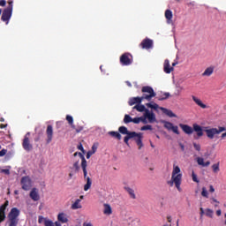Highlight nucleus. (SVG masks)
<instances>
[{
	"label": "nucleus",
	"instance_id": "nucleus-42",
	"mask_svg": "<svg viewBox=\"0 0 226 226\" xmlns=\"http://www.w3.org/2000/svg\"><path fill=\"white\" fill-rule=\"evenodd\" d=\"M192 181L194 183H200V180L199 178L197 177V174H195V171H192Z\"/></svg>",
	"mask_w": 226,
	"mask_h": 226
},
{
	"label": "nucleus",
	"instance_id": "nucleus-31",
	"mask_svg": "<svg viewBox=\"0 0 226 226\" xmlns=\"http://www.w3.org/2000/svg\"><path fill=\"white\" fill-rule=\"evenodd\" d=\"M168 98H170V93L166 92L159 95L157 100H159V102H163V100H168Z\"/></svg>",
	"mask_w": 226,
	"mask_h": 226
},
{
	"label": "nucleus",
	"instance_id": "nucleus-18",
	"mask_svg": "<svg viewBox=\"0 0 226 226\" xmlns=\"http://www.w3.org/2000/svg\"><path fill=\"white\" fill-rule=\"evenodd\" d=\"M145 116L147 119H148V123H155L156 116L154 115V113H153V111H149V109L147 110Z\"/></svg>",
	"mask_w": 226,
	"mask_h": 226
},
{
	"label": "nucleus",
	"instance_id": "nucleus-54",
	"mask_svg": "<svg viewBox=\"0 0 226 226\" xmlns=\"http://www.w3.org/2000/svg\"><path fill=\"white\" fill-rule=\"evenodd\" d=\"M216 215L217 216H222V210H216Z\"/></svg>",
	"mask_w": 226,
	"mask_h": 226
},
{
	"label": "nucleus",
	"instance_id": "nucleus-61",
	"mask_svg": "<svg viewBox=\"0 0 226 226\" xmlns=\"http://www.w3.org/2000/svg\"><path fill=\"white\" fill-rule=\"evenodd\" d=\"M55 225H56V226H62V225H61V222H55Z\"/></svg>",
	"mask_w": 226,
	"mask_h": 226
},
{
	"label": "nucleus",
	"instance_id": "nucleus-27",
	"mask_svg": "<svg viewBox=\"0 0 226 226\" xmlns=\"http://www.w3.org/2000/svg\"><path fill=\"white\" fill-rule=\"evenodd\" d=\"M133 110H137L138 112H145L147 110H148L146 106H144L143 104H136L133 108Z\"/></svg>",
	"mask_w": 226,
	"mask_h": 226
},
{
	"label": "nucleus",
	"instance_id": "nucleus-14",
	"mask_svg": "<svg viewBox=\"0 0 226 226\" xmlns=\"http://www.w3.org/2000/svg\"><path fill=\"white\" fill-rule=\"evenodd\" d=\"M141 49H145L146 50H149V49H153V40L149 38H145L139 44Z\"/></svg>",
	"mask_w": 226,
	"mask_h": 226
},
{
	"label": "nucleus",
	"instance_id": "nucleus-22",
	"mask_svg": "<svg viewBox=\"0 0 226 226\" xmlns=\"http://www.w3.org/2000/svg\"><path fill=\"white\" fill-rule=\"evenodd\" d=\"M196 162L198 165H200L201 167H209V165H211V162L209 161L204 162V158L202 157H197Z\"/></svg>",
	"mask_w": 226,
	"mask_h": 226
},
{
	"label": "nucleus",
	"instance_id": "nucleus-32",
	"mask_svg": "<svg viewBox=\"0 0 226 226\" xmlns=\"http://www.w3.org/2000/svg\"><path fill=\"white\" fill-rule=\"evenodd\" d=\"M71 209H82V205H80L79 199L75 200V202L72 205Z\"/></svg>",
	"mask_w": 226,
	"mask_h": 226
},
{
	"label": "nucleus",
	"instance_id": "nucleus-62",
	"mask_svg": "<svg viewBox=\"0 0 226 226\" xmlns=\"http://www.w3.org/2000/svg\"><path fill=\"white\" fill-rule=\"evenodd\" d=\"M43 220L42 216H39V223H41V221Z\"/></svg>",
	"mask_w": 226,
	"mask_h": 226
},
{
	"label": "nucleus",
	"instance_id": "nucleus-21",
	"mask_svg": "<svg viewBox=\"0 0 226 226\" xmlns=\"http://www.w3.org/2000/svg\"><path fill=\"white\" fill-rule=\"evenodd\" d=\"M163 70L165 73H170L174 72V67H170V62H169V60L164 61Z\"/></svg>",
	"mask_w": 226,
	"mask_h": 226
},
{
	"label": "nucleus",
	"instance_id": "nucleus-41",
	"mask_svg": "<svg viewBox=\"0 0 226 226\" xmlns=\"http://www.w3.org/2000/svg\"><path fill=\"white\" fill-rule=\"evenodd\" d=\"M140 130H141V132H146L147 130H153V126L147 124V125L142 126Z\"/></svg>",
	"mask_w": 226,
	"mask_h": 226
},
{
	"label": "nucleus",
	"instance_id": "nucleus-45",
	"mask_svg": "<svg viewBox=\"0 0 226 226\" xmlns=\"http://www.w3.org/2000/svg\"><path fill=\"white\" fill-rule=\"evenodd\" d=\"M132 123H134V124H139V123H140V117L132 118Z\"/></svg>",
	"mask_w": 226,
	"mask_h": 226
},
{
	"label": "nucleus",
	"instance_id": "nucleus-59",
	"mask_svg": "<svg viewBox=\"0 0 226 226\" xmlns=\"http://www.w3.org/2000/svg\"><path fill=\"white\" fill-rule=\"evenodd\" d=\"M167 220H168L169 223H170L172 222V217L171 216H168Z\"/></svg>",
	"mask_w": 226,
	"mask_h": 226
},
{
	"label": "nucleus",
	"instance_id": "nucleus-9",
	"mask_svg": "<svg viewBox=\"0 0 226 226\" xmlns=\"http://www.w3.org/2000/svg\"><path fill=\"white\" fill-rule=\"evenodd\" d=\"M133 63V60L132 59V54L130 53H124L120 56V64L122 66H130Z\"/></svg>",
	"mask_w": 226,
	"mask_h": 226
},
{
	"label": "nucleus",
	"instance_id": "nucleus-44",
	"mask_svg": "<svg viewBox=\"0 0 226 226\" xmlns=\"http://www.w3.org/2000/svg\"><path fill=\"white\" fill-rule=\"evenodd\" d=\"M192 145H193V147L196 151H198V152L200 151V149H201L200 144H197V143L194 142V143H192Z\"/></svg>",
	"mask_w": 226,
	"mask_h": 226
},
{
	"label": "nucleus",
	"instance_id": "nucleus-46",
	"mask_svg": "<svg viewBox=\"0 0 226 226\" xmlns=\"http://www.w3.org/2000/svg\"><path fill=\"white\" fill-rule=\"evenodd\" d=\"M74 130H75L76 133H80V132H82V130H84V127H82V126L75 127Z\"/></svg>",
	"mask_w": 226,
	"mask_h": 226
},
{
	"label": "nucleus",
	"instance_id": "nucleus-20",
	"mask_svg": "<svg viewBox=\"0 0 226 226\" xmlns=\"http://www.w3.org/2000/svg\"><path fill=\"white\" fill-rule=\"evenodd\" d=\"M118 132H119V133H121L122 135H126V136H128V135H134V134H136V133H139V132L128 131V128H126V126H120V127L118 128Z\"/></svg>",
	"mask_w": 226,
	"mask_h": 226
},
{
	"label": "nucleus",
	"instance_id": "nucleus-52",
	"mask_svg": "<svg viewBox=\"0 0 226 226\" xmlns=\"http://www.w3.org/2000/svg\"><path fill=\"white\" fill-rule=\"evenodd\" d=\"M0 6H6V0H0Z\"/></svg>",
	"mask_w": 226,
	"mask_h": 226
},
{
	"label": "nucleus",
	"instance_id": "nucleus-4",
	"mask_svg": "<svg viewBox=\"0 0 226 226\" xmlns=\"http://www.w3.org/2000/svg\"><path fill=\"white\" fill-rule=\"evenodd\" d=\"M19 216H20V210L17 207H12L8 214V226L19 225Z\"/></svg>",
	"mask_w": 226,
	"mask_h": 226
},
{
	"label": "nucleus",
	"instance_id": "nucleus-29",
	"mask_svg": "<svg viewBox=\"0 0 226 226\" xmlns=\"http://www.w3.org/2000/svg\"><path fill=\"white\" fill-rule=\"evenodd\" d=\"M125 192L130 195L131 199H137V195H135V191L131 187H124Z\"/></svg>",
	"mask_w": 226,
	"mask_h": 226
},
{
	"label": "nucleus",
	"instance_id": "nucleus-10",
	"mask_svg": "<svg viewBox=\"0 0 226 226\" xmlns=\"http://www.w3.org/2000/svg\"><path fill=\"white\" fill-rule=\"evenodd\" d=\"M10 206V201L5 200L3 205L0 206V223H3L6 220V209Z\"/></svg>",
	"mask_w": 226,
	"mask_h": 226
},
{
	"label": "nucleus",
	"instance_id": "nucleus-36",
	"mask_svg": "<svg viewBox=\"0 0 226 226\" xmlns=\"http://www.w3.org/2000/svg\"><path fill=\"white\" fill-rule=\"evenodd\" d=\"M212 170H213L214 174H218V171L220 170V162L213 164Z\"/></svg>",
	"mask_w": 226,
	"mask_h": 226
},
{
	"label": "nucleus",
	"instance_id": "nucleus-38",
	"mask_svg": "<svg viewBox=\"0 0 226 226\" xmlns=\"http://www.w3.org/2000/svg\"><path fill=\"white\" fill-rule=\"evenodd\" d=\"M201 195L205 197V199H209V192H207L206 187H202Z\"/></svg>",
	"mask_w": 226,
	"mask_h": 226
},
{
	"label": "nucleus",
	"instance_id": "nucleus-60",
	"mask_svg": "<svg viewBox=\"0 0 226 226\" xmlns=\"http://www.w3.org/2000/svg\"><path fill=\"white\" fill-rule=\"evenodd\" d=\"M225 137H226V132H223V133L221 135V138H222V139H225Z\"/></svg>",
	"mask_w": 226,
	"mask_h": 226
},
{
	"label": "nucleus",
	"instance_id": "nucleus-8",
	"mask_svg": "<svg viewBox=\"0 0 226 226\" xmlns=\"http://www.w3.org/2000/svg\"><path fill=\"white\" fill-rule=\"evenodd\" d=\"M29 137H31V132H26L24 136L23 142H22V147L25 151L29 153L30 151H33V144H31V141L29 140Z\"/></svg>",
	"mask_w": 226,
	"mask_h": 226
},
{
	"label": "nucleus",
	"instance_id": "nucleus-43",
	"mask_svg": "<svg viewBox=\"0 0 226 226\" xmlns=\"http://www.w3.org/2000/svg\"><path fill=\"white\" fill-rule=\"evenodd\" d=\"M44 225L45 226H54V222L49 219H45Z\"/></svg>",
	"mask_w": 226,
	"mask_h": 226
},
{
	"label": "nucleus",
	"instance_id": "nucleus-56",
	"mask_svg": "<svg viewBox=\"0 0 226 226\" xmlns=\"http://www.w3.org/2000/svg\"><path fill=\"white\" fill-rule=\"evenodd\" d=\"M83 226H93V223H91V222H84Z\"/></svg>",
	"mask_w": 226,
	"mask_h": 226
},
{
	"label": "nucleus",
	"instance_id": "nucleus-63",
	"mask_svg": "<svg viewBox=\"0 0 226 226\" xmlns=\"http://www.w3.org/2000/svg\"><path fill=\"white\" fill-rule=\"evenodd\" d=\"M0 122H1V123H4V117H1V118H0Z\"/></svg>",
	"mask_w": 226,
	"mask_h": 226
},
{
	"label": "nucleus",
	"instance_id": "nucleus-51",
	"mask_svg": "<svg viewBox=\"0 0 226 226\" xmlns=\"http://www.w3.org/2000/svg\"><path fill=\"white\" fill-rule=\"evenodd\" d=\"M209 192L215 193V187L213 185H209Z\"/></svg>",
	"mask_w": 226,
	"mask_h": 226
},
{
	"label": "nucleus",
	"instance_id": "nucleus-6",
	"mask_svg": "<svg viewBox=\"0 0 226 226\" xmlns=\"http://www.w3.org/2000/svg\"><path fill=\"white\" fill-rule=\"evenodd\" d=\"M8 4V7L4 10L1 17L3 22H6V24H8L10 19H11V13L13 12V1H9Z\"/></svg>",
	"mask_w": 226,
	"mask_h": 226
},
{
	"label": "nucleus",
	"instance_id": "nucleus-5",
	"mask_svg": "<svg viewBox=\"0 0 226 226\" xmlns=\"http://www.w3.org/2000/svg\"><path fill=\"white\" fill-rule=\"evenodd\" d=\"M133 139L135 140L137 146H139V149H142L144 147V144L142 143V132H138L136 134H129L128 136H124V142L126 146H130V139Z\"/></svg>",
	"mask_w": 226,
	"mask_h": 226
},
{
	"label": "nucleus",
	"instance_id": "nucleus-23",
	"mask_svg": "<svg viewBox=\"0 0 226 226\" xmlns=\"http://www.w3.org/2000/svg\"><path fill=\"white\" fill-rule=\"evenodd\" d=\"M57 220L61 223H68V216L64 213H59L57 215Z\"/></svg>",
	"mask_w": 226,
	"mask_h": 226
},
{
	"label": "nucleus",
	"instance_id": "nucleus-33",
	"mask_svg": "<svg viewBox=\"0 0 226 226\" xmlns=\"http://www.w3.org/2000/svg\"><path fill=\"white\" fill-rule=\"evenodd\" d=\"M104 215H110L112 213V207L109 204H104Z\"/></svg>",
	"mask_w": 226,
	"mask_h": 226
},
{
	"label": "nucleus",
	"instance_id": "nucleus-19",
	"mask_svg": "<svg viewBox=\"0 0 226 226\" xmlns=\"http://www.w3.org/2000/svg\"><path fill=\"white\" fill-rule=\"evenodd\" d=\"M192 99L194 102V103L198 105V107H200V109H207V105L204 104V102H202V100H200L197 96L192 95Z\"/></svg>",
	"mask_w": 226,
	"mask_h": 226
},
{
	"label": "nucleus",
	"instance_id": "nucleus-34",
	"mask_svg": "<svg viewBox=\"0 0 226 226\" xmlns=\"http://www.w3.org/2000/svg\"><path fill=\"white\" fill-rule=\"evenodd\" d=\"M66 121L69 123V124L71 125V127L72 129H75V124H73V117L67 115L66 116Z\"/></svg>",
	"mask_w": 226,
	"mask_h": 226
},
{
	"label": "nucleus",
	"instance_id": "nucleus-39",
	"mask_svg": "<svg viewBox=\"0 0 226 226\" xmlns=\"http://www.w3.org/2000/svg\"><path fill=\"white\" fill-rule=\"evenodd\" d=\"M147 117H146V113L143 114L142 117H139V123H143V124H147Z\"/></svg>",
	"mask_w": 226,
	"mask_h": 226
},
{
	"label": "nucleus",
	"instance_id": "nucleus-57",
	"mask_svg": "<svg viewBox=\"0 0 226 226\" xmlns=\"http://www.w3.org/2000/svg\"><path fill=\"white\" fill-rule=\"evenodd\" d=\"M6 126H8V124H0V129L3 130L4 128H6Z\"/></svg>",
	"mask_w": 226,
	"mask_h": 226
},
{
	"label": "nucleus",
	"instance_id": "nucleus-35",
	"mask_svg": "<svg viewBox=\"0 0 226 226\" xmlns=\"http://www.w3.org/2000/svg\"><path fill=\"white\" fill-rule=\"evenodd\" d=\"M146 107H147L148 109H154V110H158V109H160V106H158V104L156 103H151V102H148L146 104Z\"/></svg>",
	"mask_w": 226,
	"mask_h": 226
},
{
	"label": "nucleus",
	"instance_id": "nucleus-30",
	"mask_svg": "<svg viewBox=\"0 0 226 226\" xmlns=\"http://www.w3.org/2000/svg\"><path fill=\"white\" fill-rule=\"evenodd\" d=\"M71 170H72V172H79L80 171V165H79V162L76 161L72 167H70Z\"/></svg>",
	"mask_w": 226,
	"mask_h": 226
},
{
	"label": "nucleus",
	"instance_id": "nucleus-58",
	"mask_svg": "<svg viewBox=\"0 0 226 226\" xmlns=\"http://www.w3.org/2000/svg\"><path fill=\"white\" fill-rule=\"evenodd\" d=\"M73 172H75V171H71V172L69 173V177H70V179H72V178L73 177Z\"/></svg>",
	"mask_w": 226,
	"mask_h": 226
},
{
	"label": "nucleus",
	"instance_id": "nucleus-53",
	"mask_svg": "<svg viewBox=\"0 0 226 226\" xmlns=\"http://www.w3.org/2000/svg\"><path fill=\"white\" fill-rule=\"evenodd\" d=\"M200 216H204V208L203 207H200Z\"/></svg>",
	"mask_w": 226,
	"mask_h": 226
},
{
	"label": "nucleus",
	"instance_id": "nucleus-3",
	"mask_svg": "<svg viewBox=\"0 0 226 226\" xmlns=\"http://www.w3.org/2000/svg\"><path fill=\"white\" fill-rule=\"evenodd\" d=\"M73 156H79L81 160V169L83 170L84 179L87 181V184L84 185V191L87 192V190L91 188V185H93V180L87 176V161L86 160L84 154L80 152L74 153Z\"/></svg>",
	"mask_w": 226,
	"mask_h": 226
},
{
	"label": "nucleus",
	"instance_id": "nucleus-64",
	"mask_svg": "<svg viewBox=\"0 0 226 226\" xmlns=\"http://www.w3.org/2000/svg\"><path fill=\"white\" fill-rule=\"evenodd\" d=\"M177 64V62H175L172 64V66H176Z\"/></svg>",
	"mask_w": 226,
	"mask_h": 226
},
{
	"label": "nucleus",
	"instance_id": "nucleus-13",
	"mask_svg": "<svg viewBox=\"0 0 226 226\" xmlns=\"http://www.w3.org/2000/svg\"><path fill=\"white\" fill-rule=\"evenodd\" d=\"M22 190L28 192L31 190V178L29 177H23L21 178Z\"/></svg>",
	"mask_w": 226,
	"mask_h": 226
},
{
	"label": "nucleus",
	"instance_id": "nucleus-26",
	"mask_svg": "<svg viewBox=\"0 0 226 226\" xmlns=\"http://www.w3.org/2000/svg\"><path fill=\"white\" fill-rule=\"evenodd\" d=\"M214 72H215V67L213 66L207 67L202 73V77H211Z\"/></svg>",
	"mask_w": 226,
	"mask_h": 226
},
{
	"label": "nucleus",
	"instance_id": "nucleus-1",
	"mask_svg": "<svg viewBox=\"0 0 226 226\" xmlns=\"http://www.w3.org/2000/svg\"><path fill=\"white\" fill-rule=\"evenodd\" d=\"M141 93H143L141 97H132L129 99L128 104L130 105V107L141 104L144 100H147V102H151V100H153V98L156 96V93H154L153 87L149 86L143 87L141 88Z\"/></svg>",
	"mask_w": 226,
	"mask_h": 226
},
{
	"label": "nucleus",
	"instance_id": "nucleus-16",
	"mask_svg": "<svg viewBox=\"0 0 226 226\" xmlns=\"http://www.w3.org/2000/svg\"><path fill=\"white\" fill-rule=\"evenodd\" d=\"M179 127L186 135H192V133H193V127L188 124H179Z\"/></svg>",
	"mask_w": 226,
	"mask_h": 226
},
{
	"label": "nucleus",
	"instance_id": "nucleus-37",
	"mask_svg": "<svg viewBox=\"0 0 226 226\" xmlns=\"http://www.w3.org/2000/svg\"><path fill=\"white\" fill-rule=\"evenodd\" d=\"M132 121H133V118H132V117H130V115H124V123L125 124H128L129 123H132Z\"/></svg>",
	"mask_w": 226,
	"mask_h": 226
},
{
	"label": "nucleus",
	"instance_id": "nucleus-24",
	"mask_svg": "<svg viewBox=\"0 0 226 226\" xmlns=\"http://www.w3.org/2000/svg\"><path fill=\"white\" fill-rule=\"evenodd\" d=\"M108 135H109V137H112L113 139H117V140H121V139H123V136H121V133L116 131L109 132Z\"/></svg>",
	"mask_w": 226,
	"mask_h": 226
},
{
	"label": "nucleus",
	"instance_id": "nucleus-28",
	"mask_svg": "<svg viewBox=\"0 0 226 226\" xmlns=\"http://www.w3.org/2000/svg\"><path fill=\"white\" fill-rule=\"evenodd\" d=\"M172 17H173L172 11H170L169 9L166 10L165 11V19H166L168 24H171L172 23Z\"/></svg>",
	"mask_w": 226,
	"mask_h": 226
},
{
	"label": "nucleus",
	"instance_id": "nucleus-55",
	"mask_svg": "<svg viewBox=\"0 0 226 226\" xmlns=\"http://www.w3.org/2000/svg\"><path fill=\"white\" fill-rule=\"evenodd\" d=\"M179 147L181 148V151H185V145H183V143H179Z\"/></svg>",
	"mask_w": 226,
	"mask_h": 226
},
{
	"label": "nucleus",
	"instance_id": "nucleus-50",
	"mask_svg": "<svg viewBox=\"0 0 226 226\" xmlns=\"http://www.w3.org/2000/svg\"><path fill=\"white\" fill-rule=\"evenodd\" d=\"M210 200H212V202H215V204H220V201H218V200H216L215 197H211Z\"/></svg>",
	"mask_w": 226,
	"mask_h": 226
},
{
	"label": "nucleus",
	"instance_id": "nucleus-48",
	"mask_svg": "<svg viewBox=\"0 0 226 226\" xmlns=\"http://www.w3.org/2000/svg\"><path fill=\"white\" fill-rule=\"evenodd\" d=\"M6 153H8V150L3 148L1 151H0V156H4L6 154Z\"/></svg>",
	"mask_w": 226,
	"mask_h": 226
},
{
	"label": "nucleus",
	"instance_id": "nucleus-15",
	"mask_svg": "<svg viewBox=\"0 0 226 226\" xmlns=\"http://www.w3.org/2000/svg\"><path fill=\"white\" fill-rule=\"evenodd\" d=\"M192 130L193 132H196V136H194V139H200V137L204 136V130H202V126L197 124H192Z\"/></svg>",
	"mask_w": 226,
	"mask_h": 226
},
{
	"label": "nucleus",
	"instance_id": "nucleus-49",
	"mask_svg": "<svg viewBox=\"0 0 226 226\" xmlns=\"http://www.w3.org/2000/svg\"><path fill=\"white\" fill-rule=\"evenodd\" d=\"M78 149H79V151H82L83 153H86V151L84 150V147L82 146V143H79V144L78 145Z\"/></svg>",
	"mask_w": 226,
	"mask_h": 226
},
{
	"label": "nucleus",
	"instance_id": "nucleus-7",
	"mask_svg": "<svg viewBox=\"0 0 226 226\" xmlns=\"http://www.w3.org/2000/svg\"><path fill=\"white\" fill-rule=\"evenodd\" d=\"M222 132H226V128L222 126H219L218 128H210L205 130L206 135L207 139H210V140L215 139V135H220V133Z\"/></svg>",
	"mask_w": 226,
	"mask_h": 226
},
{
	"label": "nucleus",
	"instance_id": "nucleus-40",
	"mask_svg": "<svg viewBox=\"0 0 226 226\" xmlns=\"http://www.w3.org/2000/svg\"><path fill=\"white\" fill-rule=\"evenodd\" d=\"M206 216H209V218H213V210L211 208L206 209Z\"/></svg>",
	"mask_w": 226,
	"mask_h": 226
},
{
	"label": "nucleus",
	"instance_id": "nucleus-2",
	"mask_svg": "<svg viewBox=\"0 0 226 226\" xmlns=\"http://www.w3.org/2000/svg\"><path fill=\"white\" fill-rule=\"evenodd\" d=\"M170 186H176L177 190L182 192L181 183H183V173H181V168L179 166H174L171 173L170 181L167 182Z\"/></svg>",
	"mask_w": 226,
	"mask_h": 226
},
{
	"label": "nucleus",
	"instance_id": "nucleus-25",
	"mask_svg": "<svg viewBox=\"0 0 226 226\" xmlns=\"http://www.w3.org/2000/svg\"><path fill=\"white\" fill-rule=\"evenodd\" d=\"M160 110H162L163 112V114H165L169 117H177L176 114H174V112H172V110H170V109H168L163 107H160Z\"/></svg>",
	"mask_w": 226,
	"mask_h": 226
},
{
	"label": "nucleus",
	"instance_id": "nucleus-17",
	"mask_svg": "<svg viewBox=\"0 0 226 226\" xmlns=\"http://www.w3.org/2000/svg\"><path fill=\"white\" fill-rule=\"evenodd\" d=\"M30 199L34 202H38L40 200V194L38 193L37 188H33L30 192Z\"/></svg>",
	"mask_w": 226,
	"mask_h": 226
},
{
	"label": "nucleus",
	"instance_id": "nucleus-12",
	"mask_svg": "<svg viewBox=\"0 0 226 226\" xmlns=\"http://www.w3.org/2000/svg\"><path fill=\"white\" fill-rule=\"evenodd\" d=\"M46 136V143L50 144L52 142V139H54V127H52L51 124L47 126Z\"/></svg>",
	"mask_w": 226,
	"mask_h": 226
},
{
	"label": "nucleus",
	"instance_id": "nucleus-11",
	"mask_svg": "<svg viewBox=\"0 0 226 226\" xmlns=\"http://www.w3.org/2000/svg\"><path fill=\"white\" fill-rule=\"evenodd\" d=\"M163 124L166 130L169 132H173V133H176V135H179V127H177V125H174V124L167 121H164Z\"/></svg>",
	"mask_w": 226,
	"mask_h": 226
},
{
	"label": "nucleus",
	"instance_id": "nucleus-47",
	"mask_svg": "<svg viewBox=\"0 0 226 226\" xmlns=\"http://www.w3.org/2000/svg\"><path fill=\"white\" fill-rule=\"evenodd\" d=\"M1 172L3 174H6V176H10V170H8V169L1 170Z\"/></svg>",
	"mask_w": 226,
	"mask_h": 226
}]
</instances>
